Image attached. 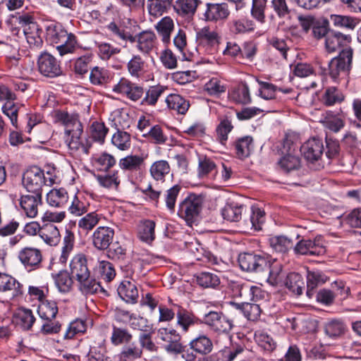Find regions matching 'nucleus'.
<instances>
[{
  "mask_svg": "<svg viewBox=\"0 0 361 361\" xmlns=\"http://www.w3.org/2000/svg\"><path fill=\"white\" fill-rule=\"evenodd\" d=\"M49 176H44V172L39 167L33 166L27 169L23 173L22 183L27 192L36 195H42V188L44 185H51L54 183V176L50 171L47 172Z\"/></svg>",
  "mask_w": 361,
  "mask_h": 361,
  "instance_id": "f257e3e1",
  "label": "nucleus"
},
{
  "mask_svg": "<svg viewBox=\"0 0 361 361\" xmlns=\"http://www.w3.org/2000/svg\"><path fill=\"white\" fill-rule=\"evenodd\" d=\"M353 51L348 47L343 49L337 56L329 63L328 68L322 69L323 75L329 74L334 80H336L341 75H347L352 66Z\"/></svg>",
  "mask_w": 361,
  "mask_h": 361,
  "instance_id": "f03ea898",
  "label": "nucleus"
},
{
  "mask_svg": "<svg viewBox=\"0 0 361 361\" xmlns=\"http://www.w3.org/2000/svg\"><path fill=\"white\" fill-rule=\"evenodd\" d=\"M238 263L242 270L254 273L259 278L268 271V259L264 254L240 253L238 256Z\"/></svg>",
  "mask_w": 361,
  "mask_h": 361,
  "instance_id": "7ed1b4c3",
  "label": "nucleus"
},
{
  "mask_svg": "<svg viewBox=\"0 0 361 361\" xmlns=\"http://www.w3.org/2000/svg\"><path fill=\"white\" fill-rule=\"evenodd\" d=\"M204 197L201 195L190 194L179 204L178 214L184 219L188 224L195 222L202 209Z\"/></svg>",
  "mask_w": 361,
  "mask_h": 361,
  "instance_id": "20e7f679",
  "label": "nucleus"
},
{
  "mask_svg": "<svg viewBox=\"0 0 361 361\" xmlns=\"http://www.w3.org/2000/svg\"><path fill=\"white\" fill-rule=\"evenodd\" d=\"M300 152L304 159L312 164H317L315 169L321 166L319 161L322 159L324 152V145L322 140L313 137L307 140L301 147Z\"/></svg>",
  "mask_w": 361,
  "mask_h": 361,
  "instance_id": "39448f33",
  "label": "nucleus"
},
{
  "mask_svg": "<svg viewBox=\"0 0 361 361\" xmlns=\"http://www.w3.org/2000/svg\"><path fill=\"white\" fill-rule=\"evenodd\" d=\"M15 99V94L8 87L0 85V100L6 101L2 106L1 110L10 118L12 125L17 128L19 105L13 102Z\"/></svg>",
  "mask_w": 361,
  "mask_h": 361,
  "instance_id": "423d86ee",
  "label": "nucleus"
},
{
  "mask_svg": "<svg viewBox=\"0 0 361 361\" xmlns=\"http://www.w3.org/2000/svg\"><path fill=\"white\" fill-rule=\"evenodd\" d=\"M37 67L42 75L49 78L59 76L62 73L59 61L46 51L42 53L38 57Z\"/></svg>",
  "mask_w": 361,
  "mask_h": 361,
  "instance_id": "0eeeda50",
  "label": "nucleus"
},
{
  "mask_svg": "<svg viewBox=\"0 0 361 361\" xmlns=\"http://www.w3.org/2000/svg\"><path fill=\"white\" fill-rule=\"evenodd\" d=\"M204 323L209 326L213 331L219 333L229 332L233 326L232 320L228 319L221 313L213 311L205 314Z\"/></svg>",
  "mask_w": 361,
  "mask_h": 361,
  "instance_id": "6e6552de",
  "label": "nucleus"
},
{
  "mask_svg": "<svg viewBox=\"0 0 361 361\" xmlns=\"http://www.w3.org/2000/svg\"><path fill=\"white\" fill-rule=\"evenodd\" d=\"M114 236V231L108 226H99L92 235V243L95 248L104 250L109 247Z\"/></svg>",
  "mask_w": 361,
  "mask_h": 361,
  "instance_id": "1a4fd4ad",
  "label": "nucleus"
},
{
  "mask_svg": "<svg viewBox=\"0 0 361 361\" xmlns=\"http://www.w3.org/2000/svg\"><path fill=\"white\" fill-rule=\"evenodd\" d=\"M113 90L115 92L125 94L128 99L133 101L140 99L145 93L143 88L135 83L131 82L126 78H121L114 85Z\"/></svg>",
  "mask_w": 361,
  "mask_h": 361,
  "instance_id": "9d476101",
  "label": "nucleus"
},
{
  "mask_svg": "<svg viewBox=\"0 0 361 361\" xmlns=\"http://www.w3.org/2000/svg\"><path fill=\"white\" fill-rule=\"evenodd\" d=\"M22 212L28 218H35L38 214L39 207L42 204V195H25L19 199Z\"/></svg>",
  "mask_w": 361,
  "mask_h": 361,
  "instance_id": "9b49d317",
  "label": "nucleus"
},
{
  "mask_svg": "<svg viewBox=\"0 0 361 361\" xmlns=\"http://www.w3.org/2000/svg\"><path fill=\"white\" fill-rule=\"evenodd\" d=\"M55 119L65 127V135L70 134L72 131H75V135H77L80 128H82L77 114L57 111L55 112Z\"/></svg>",
  "mask_w": 361,
  "mask_h": 361,
  "instance_id": "f8f14e48",
  "label": "nucleus"
},
{
  "mask_svg": "<svg viewBox=\"0 0 361 361\" xmlns=\"http://www.w3.org/2000/svg\"><path fill=\"white\" fill-rule=\"evenodd\" d=\"M174 307L177 308L176 313L177 319L176 324L180 328L183 332L186 333L189 331L190 327L202 323L192 312L178 305H175Z\"/></svg>",
  "mask_w": 361,
  "mask_h": 361,
  "instance_id": "ddd939ff",
  "label": "nucleus"
},
{
  "mask_svg": "<svg viewBox=\"0 0 361 361\" xmlns=\"http://www.w3.org/2000/svg\"><path fill=\"white\" fill-rule=\"evenodd\" d=\"M230 11L226 4L207 3L203 13V20L216 22L224 20L229 16Z\"/></svg>",
  "mask_w": 361,
  "mask_h": 361,
  "instance_id": "4468645a",
  "label": "nucleus"
},
{
  "mask_svg": "<svg viewBox=\"0 0 361 361\" xmlns=\"http://www.w3.org/2000/svg\"><path fill=\"white\" fill-rule=\"evenodd\" d=\"M197 42L210 49H214L221 40V36L216 28L204 26L196 33Z\"/></svg>",
  "mask_w": 361,
  "mask_h": 361,
  "instance_id": "2eb2a0df",
  "label": "nucleus"
},
{
  "mask_svg": "<svg viewBox=\"0 0 361 361\" xmlns=\"http://www.w3.org/2000/svg\"><path fill=\"white\" fill-rule=\"evenodd\" d=\"M350 41V35L331 30L325 39V49L327 52L333 53L341 47L347 45Z\"/></svg>",
  "mask_w": 361,
  "mask_h": 361,
  "instance_id": "dca6fc26",
  "label": "nucleus"
},
{
  "mask_svg": "<svg viewBox=\"0 0 361 361\" xmlns=\"http://www.w3.org/2000/svg\"><path fill=\"white\" fill-rule=\"evenodd\" d=\"M77 135H75V131H72L70 134H66L65 140L69 149L72 152L81 151L82 153L87 154L91 145L85 140V143L82 139V134L83 128H80Z\"/></svg>",
  "mask_w": 361,
  "mask_h": 361,
  "instance_id": "f3484780",
  "label": "nucleus"
},
{
  "mask_svg": "<svg viewBox=\"0 0 361 361\" xmlns=\"http://www.w3.org/2000/svg\"><path fill=\"white\" fill-rule=\"evenodd\" d=\"M71 276L78 282L86 276H89L90 271L87 266V259L84 255H75L70 264Z\"/></svg>",
  "mask_w": 361,
  "mask_h": 361,
  "instance_id": "a211bd4d",
  "label": "nucleus"
},
{
  "mask_svg": "<svg viewBox=\"0 0 361 361\" xmlns=\"http://www.w3.org/2000/svg\"><path fill=\"white\" fill-rule=\"evenodd\" d=\"M294 252L298 255H319L324 252V248L319 245L318 240H301L294 247Z\"/></svg>",
  "mask_w": 361,
  "mask_h": 361,
  "instance_id": "6ab92c4d",
  "label": "nucleus"
},
{
  "mask_svg": "<svg viewBox=\"0 0 361 361\" xmlns=\"http://www.w3.org/2000/svg\"><path fill=\"white\" fill-rule=\"evenodd\" d=\"M18 257L25 267H37L42 259L41 251L31 247H27L21 250Z\"/></svg>",
  "mask_w": 361,
  "mask_h": 361,
  "instance_id": "aec40b11",
  "label": "nucleus"
},
{
  "mask_svg": "<svg viewBox=\"0 0 361 361\" xmlns=\"http://www.w3.org/2000/svg\"><path fill=\"white\" fill-rule=\"evenodd\" d=\"M121 298L128 303L135 304L138 298V290L135 283L128 280L123 281L117 289Z\"/></svg>",
  "mask_w": 361,
  "mask_h": 361,
  "instance_id": "412c9836",
  "label": "nucleus"
},
{
  "mask_svg": "<svg viewBox=\"0 0 361 361\" xmlns=\"http://www.w3.org/2000/svg\"><path fill=\"white\" fill-rule=\"evenodd\" d=\"M157 36L153 31L145 30L137 35V48L144 54H149L155 47Z\"/></svg>",
  "mask_w": 361,
  "mask_h": 361,
  "instance_id": "4be33fe9",
  "label": "nucleus"
},
{
  "mask_svg": "<svg viewBox=\"0 0 361 361\" xmlns=\"http://www.w3.org/2000/svg\"><path fill=\"white\" fill-rule=\"evenodd\" d=\"M20 288V284L16 279L6 274L0 273V292L16 297L21 293Z\"/></svg>",
  "mask_w": 361,
  "mask_h": 361,
  "instance_id": "5701e85b",
  "label": "nucleus"
},
{
  "mask_svg": "<svg viewBox=\"0 0 361 361\" xmlns=\"http://www.w3.org/2000/svg\"><path fill=\"white\" fill-rule=\"evenodd\" d=\"M188 345L190 349L202 355L209 354L213 349L212 340L204 334L199 335L192 339Z\"/></svg>",
  "mask_w": 361,
  "mask_h": 361,
  "instance_id": "b1692460",
  "label": "nucleus"
},
{
  "mask_svg": "<svg viewBox=\"0 0 361 361\" xmlns=\"http://www.w3.org/2000/svg\"><path fill=\"white\" fill-rule=\"evenodd\" d=\"M155 29L161 37L164 44H168L171 42V34L174 30L173 20L169 16L162 18L156 25Z\"/></svg>",
  "mask_w": 361,
  "mask_h": 361,
  "instance_id": "393cba45",
  "label": "nucleus"
},
{
  "mask_svg": "<svg viewBox=\"0 0 361 361\" xmlns=\"http://www.w3.org/2000/svg\"><path fill=\"white\" fill-rule=\"evenodd\" d=\"M145 159L139 155H128L118 161L121 169L128 172H136L142 169Z\"/></svg>",
  "mask_w": 361,
  "mask_h": 361,
  "instance_id": "a878e982",
  "label": "nucleus"
},
{
  "mask_svg": "<svg viewBox=\"0 0 361 361\" xmlns=\"http://www.w3.org/2000/svg\"><path fill=\"white\" fill-rule=\"evenodd\" d=\"M200 2V0H176L174 9L179 16L192 18Z\"/></svg>",
  "mask_w": 361,
  "mask_h": 361,
  "instance_id": "bb28decb",
  "label": "nucleus"
},
{
  "mask_svg": "<svg viewBox=\"0 0 361 361\" xmlns=\"http://www.w3.org/2000/svg\"><path fill=\"white\" fill-rule=\"evenodd\" d=\"M67 33L68 32L60 24L51 23L46 28V39L56 47L59 42H64Z\"/></svg>",
  "mask_w": 361,
  "mask_h": 361,
  "instance_id": "cd10ccee",
  "label": "nucleus"
},
{
  "mask_svg": "<svg viewBox=\"0 0 361 361\" xmlns=\"http://www.w3.org/2000/svg\"><path fill=\"white\" fill-rule=\"evenodd\" d=\"M41 238L48 245L53 246L60 241V233L53 223H48L42 226Z\"/></svg>",
  "mask_w": 361,
  "mask_h": 361,
  "instance_id": "c85d7f7f",
  "label": "nucleus"
},
{
  "mask_svg": "<svg viewBox=\"0 0 361 361\" xmlns=\"http://www.w3.org/2000/svg\"><path fill=\"white\" fill-rule=\"evenodd\" d=\"M244 210V205L237 202H228L222 209V216L224 219L230 221H238L241 219Z\"/></svg>",
  "mask_w": 361,
  "mask_h": 361,
  "instance_id": "c756f323",
  "label": "nucleus"
},
{
  "mask_svg": "<svg viewBox=\"0 0 361 361\" xmlns=\"http://www.w3.org/2000/svg\"><path fill=\"white\" fill-rule=\"evenodd\" d=\"M80 290L85 295H92L99 293H102L106 295V291L101 286L99 282L97 281L95 279L92 278L89 274L79 282Z\"/></svg>",
  "mask_w": 361,
  "mask_h": 361,
  "instance_id": "7c9ffc66",
  "label": "nucleus"
},
{
  "mask_svg": "<svg viewBox=\"0 0 361 361\" xmlns=\"http://www.w3.org/2000/svg\"><path fill=\"white\" fill-rule=\"evenodd\" d=\"M264 275H261L259 279L265 281L272 286H276L283 281L284 274L282 271V267L279 264L270 265L268 261V271Z\"/></svg>",
  "mask_w": 361,
  "mask_h": 361,
  "instance_id": "2f4dec72",
  "label": "nucleus"
},
{
  "mask_svg": "<svg viewBox=\"0 0 361 361\" xmlns=\"http://www.w3.org/2000/svg\"><path fill=\"white\" fill-rule=\"evenodd\" d=\"M327 281V277L320 271H307V295L310 298L313 290Z\"/></svg>",
  "mask_w": 361,
  "mask_h": 361,
  "instance_id": "473e14b6",
  "label": "nucleus"
},
{
  "mask_svg": "<svg viewBox=\"0 0 361 361\" xmlns=\"http://www.w3.org/2000/svg\"><path fill=\"white\" fill-rule=\"evenodd\" d=\"M156 223L149 219L143 220L138 226V237L145 243H150L155 238L154 228Z\"/></svg>",
  "mask_w": 361,
  "mask_h": 361,
  "instance_id": "72a5a7b5",
  "label": "nucleus"
},
{
  "mask_svg": "<svg viewBox=\"0 0 361 361\" xmlns=\"http://www.w3.org/2000/svg\"><path fill=\"white\" fill-rule=\"evenodd\" d=\"M68 195L64 188L52 189L47 195V203L54 207H61L67 204Z\"/></svg>",
  "mask_w": 361,
  "mask_h": 361,
  "instance_id": "f704fd0d",
  "label": "nucleus"
},
{
  "mask_svg": "<svg viewBox=\"0 0 361 361\" xmlns=\"http://www.w3.org/2000/svg\"><path fill=\"white\" fill-rule=\"evenodd\" d=\"M169 109L176 111L180 114H185L190 106L189 102L179 94H171L165 99Z\"/></svg>",
  "mask_w": 361,
  "mask_h": 361,
  "instance_id": "c9c22d12",
  "label": "nucleus"
},
{
  "mask_svg": "<svg viewBox=\"0 0 361 361\" xmlns=\"http://www.w3.org/2000/svg\"><path fill=\"white\" fill-rule=\"evenodd\" d=\"M37 312L39 316L44 320L51 321L56 317L58 313L56 302L53 300L41 301L38 306Z\"/></svg>",
  "mask_w": 361,
  "mask_h": 361,
  "instance_id": "e433bc0d",
  "label": "nucleus"
},
{
  "mask_svg": "<svg viewBox=\"0 0 361 361\" xmlns=\"http://www.w3.org/2000/svg\"><path fill=\"white\" fill-rule=\"evenodd\" d=\"M166 87L161 85L151 86L145 91V97L141 101L142 105L154 106L159 98L164 94Z\"/></svg>",
  "mask_w": 361,
  "mask_h": 361,
  "instance_id": "4c0bfd02",
  "label": "nucleus"
},
{
  "mask_svg": "<svg viewBox=\"0 0 361 361\" xmlns=\"http://www.w3.org/2000/svg\"><path fill=\"white\" fill-rule=\"evenodd\" d=\"M95 178L100 186L107 189H117L121 183L118 171H114L111 173L95 175Z\"/></svg>",
  "mask_w": 361,
  "mask_h": 361,
  "instance_id": "58836bf2",
  "label": "nucleus"
},
{
  "mask_svg": "<svg viewBox=\"0 0 361 361\" xmlns=\"http://www.w3.org/2000/svg\"><path fill=\"white\" fill-rule=\"evenodd\" d=\"M254 26L253 21L246 18H234L229 23L230 30L234 34L252 31Z\"/></svg>",
  "mask_w": 361,
  "mask_h": 361,
  "instance_id": "ea45409f",
  "label": "nucleus"
},
{
  "mask_svg": "<svg viewBox=\"0 0 361 361\" xmlns=\"http://www.w3.org/2000/svg\"><path fill=\"white\" fill-rule=\"evenodd\" d=\"M285 285L288 289L297 295L302 293L305 283L302 276L298 273H290L287 275Z\"/></svg>",
  "mask_w": 361,
  "mask_h": 361,
  "instance_id": "a19ab883",
  "label": "nucleus"
},
{
  "mask_svg": "<svg viewBox=\"0 0 361 361\" xmlns=\"http://www.w3.org/2000/svg\"><path fill=\"white\" fill-rule=\"evenodd\" d=\"M35 318L30 310L19 309L16 314V322L24 330H30L32 326Z\"/></svg>",
  "mask_w": 361,
  "mask_h": 361,
  "instance_id": "79ce46f5",
  "label": "nucleus"
},
{
  "mask_svg": "<svg viewBox=\"0 0 361 361\" xmlns=\"http://www.w3.org/2000/svg\"><path fill=\"white\" fill-rule=\"evenodd\" d=\"M133 335L126 328L113 326L111 342L114 345L128 344L132 341Z\"/></svg>",
  "mask_w": 361,
  "mask_h": 361,
  "instance_id": "37998d69",
  "label": "nucleus"
},
{
  "mask_svg": "<svg viewBox=\"0 0 361 361\" xmlns=\"http://www.w3.org/2000/svg\"><path fill=\"white\" fill-rule=\"evenodd\" d=\"M236 309L240 310L248 320H257L261 314L259 305L256 303L243 302L242 304L234 303Z\"/></svg>",
  "mask_w": 361,
  "mask_h": 361,
  "instance_id": "c03bdc74",
  "label": "nucleus"
},
{
  "mask_svg": "<svg viewBox=\"0 0 361 361\" xmlns=\"http://www.w3.org/2000/svg\"><path fill=\"white\" fill-rule=\"evenodd\" d=\"M55 284L61 293H67L71 290L73 286V277L67 271H61L53 275Z\"/></svg>",
  "mask_w": 361,
  "mask_h": 361,
  "instance_id": "a18cd8bd",
  "label": "nucleus"
},
{
  "mask_svg": "<svg viewBox=\"0 0 361 361\" xmlns=\"http://www.w3.org/2000/svg\"><path fill=\"white\" fill-rule=\"evenodd\" d=\"M145 61L140 55H134L127 63L128 73L131 76L140 78L145 71Z\"/></svg>",
  "mask_w": 361,
  "mask_h": 361,
  "instance_id": "49530a36",
  "label": "nucleus"
},
{
  "mask_svg": "<svg viewBox=\"0 0 361 361\" xmlns=\"http://www.w3.org/2000/svg\"><path fill=\"white\" fill-rule=\"evenodd\" d=\"M252 147V138L250 136L241 137L235 143L236 155L241 159L247 157L250 154Z\"/></svg>",
  "mask_w": 361,
  "mask_h": 361,
  "instance_id": "de8ad7c7",
  "label": "nucleus"
},
{
  "mask_svg": "<svg viewBox=\"0 0 361 361\" xmlns=\"http://www.w3.org/2000/svg\"><path fill=\"white\" fill-rule=\"evenodd\" d=\"M278 165L283 171L288 173L300 167V159L298 157L288 153L278 161Z\"/></svg>",
  "mask_w": 361,
  "mask_h": 361,
  "instance_id": "09e8293b",
  "label": "nucleus"
},
{
  "mask_svg": "<svg viewBox=\"0 0 361 361\" xmlns=\"http://www.w3.org/2000/svg\"><path fill=\"white\" fill-rule=\"evenodd\" d=\"M196 281L202 288H215L220 283L219 277L211 272H202L196 276Z\"/></svg>",
  "mask_w": 361,
  "mask_h": 361,
  "instance_id": "8fccbe9b",
  "label": "nucleus"
},
{
  "mask_svg": "<svg viewBox=\"0 0 361 361\" xmlns=\"http://www.w3.org/2000/svg\"><path fill=\"white\" fill-rule=\"evenodd\" d=\"M142 350L135 342L125 344L121 352V358L123 360H133L141 357Z\"/></svg>",
  "mask_w": 361,
  "mask_h": 361,
  "instance_id": "3c124183",
  "label": "nucleus"
},
{
  "mask_svg": "<svg viewBox=\"0 0 361 361\" xmlns=\"http://www.w3.org/2000/svg\"><path fill=\"white\" fill-rule=\"evenodd\" d=\"M170 172V166L165 160L157 161L150 167V173L157 180H161Z\"/></svg>",
  "mask_w": 361,
  "mask_h": 361,
  "instance_id": "603ef678",
  "label": "nucleus"
},
{
  "mask_svg": "<svg viewBox=\"0 0 361 361\" xmlns=\"http://www.w3.org/2000/svg\"><path fill=\"white\" fill-rule=\"evenodd\" d=\"M92 162L100 170L107 171L115 165L116 159L111 154L104 152L94 157Z\"/></svg>",
  "mask_w": 361,
  "mask_h": 361,
  "instance_id": "864d4df0",
  "label": "nucleus"
},
{
  "mask_svg": "<svg viewBox=\"0 0 361 361\" xmlns=\"http://www.w3.org/2000/svg\"><path fill=\"white\" fill-rule=\"evenodd\" d=\"M325 333L331 338H337L343 335L345 331V326L343 322L334 319L326 323Z\"/></svg>",
  "mask_w": 361,
  "mask_h": 361,
  "instance_id": "5fc2aeb1",
  "label": "nucleus"
},
{
  "mask_svg": "<svg viewBox=\"0 0 361 361\" xmlns=\"http://www.w3.org/2000/svg\"><path fill=\"white\" fill-rule=\"evenodd\" d=\"M112 144L121 150H126L130 147V135L129 133L118 130L111 138Z\"/></svg>",
  "mask_w": 361,
  "mask_h": 361,
  "instance_id": "6e6d98bb",
  "label": "nucleus"
},
{
  "mask_svg": "<svg viewBox=\"0 0 361 361\" xmlns=\"http://www.w3.org/2000/svg\"><path fill=\"white\" fill-rule=\"evenodd\" d=\"M343 99V94L335 87L327 88L323 96L324 103L326 106H332L337 103H341Z\"/></svg>",
  "mask_w": 361,
  "mask_h": 361,
  "instance_id": "4d7b16f0",
  "label": "nucleus"
},
{
  "mask_svg": "<svg viewBox=\"0 0 361 361\" xmlns=\"http://www.w3.org/2000/svg\"><path fill=\"white\" fill-rule=\"evenodd\" d=\"M100 220V216L96 212H90L81 218L78 221V226L84 231H91L96 226Z\"/></svg>",
  "mask_w": 361,
  "mask_h": 361,
  "instance_id": "13d9d810",
  "label": "nucleus"
},
{
  "mask_svg": "<svg viewBox=\"0 0 361 361\" xmlns=\"http://www.w3.org/2000/svg\"><path fill=\"white\" fill-rule=\"evenodd\" d=\"M267 2V0H252L251 14L254 18L260 23L264 22Z\"/></svg>",
  "mask_w": 361,
  "mask_h": 361,
  "instance_id": "bf43d9fd",
  "label": "nucleus"
},
{
  "mask_svg": "<svg viewBox=\"0 0 361 361\" xmlns=\"http://www.w3.org/2000/svg\"><path fill=\"white\" fill-rule=\"evenodd\" d=\"M85 331L86 324L85 321L82 319H75L69 324L68 327L66 330L64 338L71 339L73 338L75 334L84 333Z\"/></svg>",
  "mask_w": 361,
  "mask_h": 361,
  "instance_id": "052dcab7",
  "label": "nucleus"
},
{
  "mask_svg": "<svg viewBox=\"0 0 361 361\" xmlns=\"http://www.w3.org/2000/svg\"><path fill=\"white\" fill-rule=\"evenodd\" d=\"M91 135L94 140L103 143L108 133V128L103 123L93 122L90 127Z\"/></svg>",
  "mask_w": 361,
  "mask_h": 361,
  "instance_id": "680f3d73",
  "label": "nucleus"
},
{
  "mask_svg": "<svg viewBox=\"0 0 361 361\" xmlns=\"http://www.w3.org/2000/svg\"><path fill=\"white\" fill-rule=\"evenodd\" d=\"M158 334L160 339L165 343L164 345L181 340V336L173 329L160 328L158 330Z\"/></svg>",
  "mask_w": 361,
  "mask_h": 361,
  "instance_id": "e2e57ef3",
  "label": "nucleus"
},
{
  "mask_svg": "<svg viewBox=\"0 0 361 361\" xmlns=\"http://www.w3.org/2000/svg\"><path fill=\"white\" fill-rule=\"evenodd\" d=\"M271 245L276 252H286L293 246V243L285 236H277L271 238Z\"/></svg>",
  "mask_w": 361,
  "mask_h": 361,
  "instance_id": "0e129e2a",
  "label": "nucleus"
},
{
  "mask_svg": "<svg viewBox=\"0 0 361 361\" xmlns=\"http://www.w3.org/2000/svg\"><path fill=\"white\" fill-rule=\"evenodd\" d=\"M232 128L233 126L228 119L226 118L220 122L216 128V134L221 143L224 144L227 140L228 134L231 131Z\"/></svg>",
  "mask_w": 361,
  "mask_h": 361,
  "instance_id": "69168bd1",
  "label": "nucleus"
},
{
  "mask_svg": "<svg viewBox=\"0 0 361 361\" xmlns=\"http://www.w3.org/2000/svg\"><path fill=\"white\" fill-rule=\"evenodd\" d=\"M180 190L178 185H173L166 190L165 195V202L166 207L171 212L174 211L176 201Z\"/></svg>",
  "mask_w": 361,
  "mask_h": 361,
  "instance_id": "338daca9",
  "label": "nucleus"
},
{
  "mask_svg": "<svg viewBox=\"0 0 361 361\" xmlns=\"http://www.w3.org/2000/svg\"><path fill=\"white\" fill-rule=\"evenodd\" d=\"M90 80L93 85H102L108 80L106 71L95 66L91 70Z\"/></svg>",
  "mask_w": 361,
  "mask_h": 361,
  "instance_id": "774afa93",
  "label": "nucleus"
}]
</instances>
